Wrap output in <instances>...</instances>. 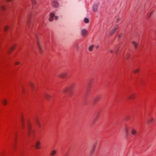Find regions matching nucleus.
Masks as SVG:
<instances>
[{
	"mask_svg": "<svg viewBox=\"0 0 156 156\" xmlns=\"http://www.w3.org/2000/svg\"><path fill=\"white\" fill-rule=\"evenodd\" d=\"M73 84L70 85L69 87H65L63 90V93L67 97H74L75 93L73 90Z\"/></svg>",
	"mask_w": 156,
	"mask_h": 156,
	"instance_id": "obj_1",
	"label": "nucleus"
},
{
	"mask_svg": "<svg viewBox=\"0 0 156 156\" xmlns=\"http://www.w3.org/2000/svg\"><path fill=\"white\" fill-rule=\"evenodd\" d=\"M28 134L29 136L33 134L34 132V130L31 128V124L30 123H28Z\"/></svg>",
	"mask_w": 156,
	"mask_h": 156,
	"instance_id": "obj_2",
	"label": "nucleus"
},
{
	"mask_svg": "<svg viewBox=\"0 0 156 156\" xmlns=\"http://www.w3.org/2000/svg\"><path fill=\"white\" fill-rule=\"evenodd\" d=\"M119 28L118 26H115L109 32V34L110 35H112L114 33L117 32Z\"/></svg>",
	"mask_w": 156,
	"mask_h": 156,
	"instance_id": "obj_3",
	"label": "nucleus"
},
{
	"mask_svg": "<svg viewBox=\"0 0 156 156\" xmlns=\"http://www.w3.org/2000/svg\"><path fill=\"white\" fill-rule=\"evenodd\" d=\"M80 34L83 37L86 36L87 34V31L85 29H82L80 31Z\"/></svg>",
	"mask_w": 156,
	"mask_h": 156,
	"instance_id": "obj_4",
	"label": "nucleus"
},
{
	"mask_svg": "<svg viewBox=\"0 0 156 156\" xmlns=\"http://www.w3.org/2000/svg\"><path fill=\"white\" fill-rule=\"evenodd\" d=\"M52 5L53 7H56L58 6V4L57 1L55 0H54L52 2Z\"/></svg>",
	"mask_w": 156,
	"mask_h": 156,
	"instance_id": "obj_5",
	"label": "nucleus"
},
{
	"mask_svg": "<svg viewBox=\"0 0 156 156\" xmlns=\"http://www.w3.org/2000/svg\"><path fill=\"white\" fill-rule=\"evenodd\" d=\"M98 7V5L97 4H94L93 7V11L94 12H96L97 11V9Z\"/></svg>",
	"mask_w": 156,
	"mask_h": 156,
	"instance_id": "obj_6",
	"label": "nucleus"
},
{
	"mask_svg": "<svg viewBox=\"0 0 156 156\" xmlns=\"http://www.w3.org/2000/svg\"><path fill=\"white\" fill-rule=\"evenodd\" d=\"M67 75V73L66 72H64L60 74V76L62 78H65Z\"/></svg>",
	"mask_w": 156,
	"mask_h": 156,
	"instance_id": "obj_7",
	"label": "nucleus"
},
{
	"mask_svg": "<svg viewBox=\"0 0 156 156\" xmlns=\"http://www.w3.org/2000/svg\"><path fill=\"white\" fill-rule=\"evenodd\" d=\"M40 142L37 141L36 142L35 144V147L36 149H39L40 148Z\"/></svg>",
	"mask_w": 156,
	"mask_h": 156,
	"instance_id": "obj_8",
	"label": "nucleus"
},
{
	"mask_svg": "<svg viewBox=\"0 0 156 156\" xmlns=\"http://www.w3.org/2000/svg\"><path fill=\"white\" fill-rule=\"evenodd\" d=\"M55 14L53 13H51L50 14V17L49 18V20L52 21L53 20V18Z\"/></svg>",
	"mask_w": 156,
	"mask_h": 156,
	"instance_id": "obj_9",
	"label": "nucleus"
},
{
	"mask_svg": "<svg viewBox=\"0 0 156 156\" xmlns=\"http://www.w3.org/2000/svg\"><path fill=\"white\" fill-rule=\"evenodd\" d=\"M56 150H53L52 151L51 153V156H54L57 153Z\"/></svg>",
	"mask_w": 156,
	"mask_h": 156,
	"instance_id": "obj_10",
	"label": "nucleus"
},
{
	"mask_svg": "<svg viewBox=\"0 0 156 156\" xmlns=\"http://www.w3.org/2000/svg\"><path fill=\"white\" fill-rule=\"evenodd\" d=\"M94 46V45H92L90 46L88 48V50L90 51H91L93 49V48Z\"/></svg>",
	"mask_w": 156,
	"mask_h": 156,
	"instance_id": "obj_11",
	"label": "nucleus"
},
{
	"mask_svg": "<svg viewBox=\"0 0 156 156\" xmlns=\"http://www.w3.org/2000/svg\"><path fill=\"white\" fill-rule=\"evenodd\" d=\"M132 44L135 47V48L136 49L137 48V45H138V44L135 42V41H133L132 42Z\"/></svg>",
	"mask_w": 156,
	"mask_h": 156,
	"instance_id": "obj_12",
	"label": "nucleus"
},
{
	"mask_svg": "<svg viewBox=\"0 0 156 156\" xmlns=\"http://www.w3.org/2000/svg\"><path fill=\"white\" fill-rule=\"evenodd\" d=\"M37 45H38L40 51L41 52V53H42V48L40 44L39 41L37 42Z\"/></svg>",
	"mask_w": 156,
	"mask_h": 156,
	"instance_id": "obj_13",
	"label": "nucleus"
},
{
	"mask_svg": "<svg viewBox=\"0 0 156 156\" xmlns=\"http://www.w3.org/2000/svg\"><path fill=\"white\" fill-rule=\"evenodd\" d=\"M131 133L133 135H136L137 134L136 131L134 129H133L132 130Z\"/></svg>",
	"mask_w": 156,
	"mask_h": 156,
	"instance_id": "obj_14",
	"label": "nucleus"
},
{
	"mask_svg": "<svg viewBox=\"0 0 156 156\" xmlns=\"http://www.w3.org/2000/svg\"><path fill=\"white\" fill-rule=\"evenodd\" d=\"M129 128L128 127H126L125 129L126 133L127 135L129 133Z\"/></svg>",
	"mask_w": 156,
	"mask_h": 156,
	"instance_id": "obj_15",
	"label": "nucleus"
},
{
	"mask_svg": "<svg viewBox=\"0 0 156 156\" xmlns=\"http://www.w3.org/2000/svg\"><path fill=\"white\" fill-rule=\"evenodd\" d=\"M36 122L37 124L38 127H41V125L38 119H36Z\"/></svg>",
	"mask_w": 156,
	"mask_h": 156,
	"instance_id": "obj_16",
	"label": "nucleus"
},
{
	"mask_svg": "<svg viewBox=\"0 0 156 156\" xmlns=\"http://www.w3.org/2000/svg\"><path fill=\"white\" fill-rule=\"evenodd\" d=\"M30 86L31 87V89L32 90H33V89H34V84L32 83H30Z\"/></svg>",
	"mask_w": 156,
	"mask_h": 156,
	"instance_id": "obj_17",
	"label": "nucleus"
},
{
	"mask_svg": "<svg viewBox=\"0 0 156 156\" xmlns=\"http://www.w3.org/2000/svg\"><path fill=\"white\" fill-rule=\"evenodd\" d=\"M2 102L3 104L4 105H5L7 104V101L5 99H3L2 100Z\"/></svg>",
	"mask_w": 156,
	"mask_h": 156,
	"instance_id": "obj_18",
	"label": "nucleus"
},
{
	"mask_svg": "<svg viewBox=\"0 0 156 156\" xmlns=\"http://www.w3.org/2000/svg\"><path fill=\"white\" fill-rule=\"evenodd\" d=\"M153 11H152L147 16L148 19L149 18L151 17V16L152 14H153Z\"/></svg>",
	"mask_w": 156,
	"mask_h": 156,
	"instance_id": "obj_19",
	"label": "nucleus"
},
{
	"mask_svg": "<svg viewBox=\"0 0 156 156\" xmlns=\"http://www.w3.org/2000/svg\"><path fill=\"white\" fill-rule=\"evenodd\" d=\"M84 21L85 23H88L89 22V20L87 18H85L84 20Z\"/></svg>",
	"mask_w": 156,
	"mask_h": 156,
	"instance_id": "obj_20",
	"label": "nucleus"
},
{
	"mask_svg": "<svg viewBox=\"0 0 156 156\" xmlns=\"http://www.w3.org/2000/svg\"><path fill=\"white\" fill-rule=\"evenodd\" d=\"M139 71V69H134L133 71V72L134 73H137Z\"/></svg>",
	"mask_w": 156,
	"mask_h": 156,
	"instance_id": "obj_21",
	"label": "nucleus"
},
{
	"mask_svg": "<svg viewBox=\"0 0 156 156\" xmlns=\"http://www.w3.org/2000/svg\"><path fill=\"white\" fill-rule=\"evenodd\" d=\"M89 93L88 92H87L84 94V96L86 97H89Z\"/></svg>",
	"mask_w": 156,
	"mask_h": 156,
	"instance_id": "obj_22",
	"label": "nucleus"
},
{
	"mask_svg": "<svg viewBox=\"0 0 156 156\" xmlns=\"http://www.w3.org/2000/svg\"><path fill=\"white\" fill-rule=\"evenodd\" d=\"M9 28V27L8 26H6L5 27V31H6L8 30Z\"/></svg>",
	"mask_w": 156,
	"mask_h": 156,
	"instance_id": "obj_23",
	"label": "nucleus"
},
{
	"mask_svg": "<svg viewBox=\"0 0 156 156\" xmlns=\"http://www.w3.org/2000/svg\"><path fill=\"white\" fill-rule=\"evenodd\" d=\"M154 119L153 118H151L150 121H149V122L152 123L154 121Z\"/></svg>",
	"mask_w": 156,
	"mask_h": 156,
	"instance_id": "obj_24",
	"label": "nucleus"
},
{
	"mask_svg": "<svg viewBox=\"0 0 156 156\" xmlns=\"http://www.w3.org/2000/svg\"><path fill=\"white\" fill-rule=\"evenodd\" d=\"M1 8L2 10H5V8L4 6H2Z\"/></svg>",
	"mask_w": 156,
	"mask_h": 156,
	"instance_id": "obj_25",
	"label": "nucleus"
},
{
	"mask_svg": "<svg viewBox=\"0 0 156 156\" xmlns=\"http://www.w3.org/2000/svg\"><path fill=\"white\" fill-rule=\"evenodd\" d=\"M119 50V49H117V50L115 51V53L116 54H117V53H118V51Z\"/></svg>",
	"mask_w": 156,
	"mask_h": 156,
	"instance_id": "obj_26",
	"label": "nucleus"
},
{
	"mask_svg": "<svg viewBox=\"0 0 156 156\" xmlns=\"http://www.w3.org/2000/svg\"><path fill=\"white\" fill-rule=\"evenodd\" d=\"M110 52L111 53H112L113 52V50L112 49L110 50Z\"/></svg>",
	"mask_w": 156,
	"mask_h": 156,
	"instance_id": "obj_27",
	"label": "nucleus"
},
{
	"mask_svg": "<svg viewBox=\"0 0 156 156\" xmlns=\"http://www.w3.org/2000/svg\"><path fill=\"white\" fill-rule=\"evenodd\" d=\"M55 19L56 20H57L58 18V16H55Z\"/></svg>",
	"mask_w": 156,
	"mask_h": 156,
	"instance_id": "obj_28",
	"label": "nucleus"
},
{
	"mask_svg": "<svg viewBox=\"0 0 156 156\" xmlns=\"http://www.w3.org/2000/svg\"><path fill=\"white\" fill-rule=\"evenodd\" d=\"M15 48V46H13L10 49V50H11L12 49H13L14 48Z\"/></svg>",
	"mask_w": 156,
	"mask_h": 156,
	"instance_id": "obj_29",
	"label": "nucleus"
},
{
	"mask_svg": "<svg viewBox=\"0 0 156 156\" xmlns=\"http://www.w3.org/2000/svg\"><path fill=\"white\" fill-rule=\"evenodd\" d=\"M19 64V62H16L15 63V65H18V64Z\"/></svg>",
	"mask_w": 156,
	"mask_h": 156,
	"instance_id": "obj_30",
	"label": "nucleus"
},
{
	"mask_svg": "<svg viewBox=\"0 0 156 156\" xmlns=\"http://www.w3.org/2000/svg\"><path fill=\"white\" fill-rule=\"evenodd\" d=\"M22 91L23 92L24 90V88H23V87H22Z\"/></svg>",
	"mask_w": 156,
	"mask_h": 156,
	"instance_id": "obj_31",
	"label": "nucleus"
},
{
	"mask_svg": "<svg viewBox=\"0 0 156 156\" xmlns=\"http://www.w3.org/2000/svg\"><path fill=\"white\" fill-rule=\"evenodd\" d=\"M22 126L23 127V126H24V123H23V120L22 121Z\"/></svg>",
	"mask_w": 156,
	"mask_h": 156,
	"instance_id": "obj_32",
	"label": "nucleus"
},
{
	"mask_svg": "<svg viewBox=\"0 0 156 156\" xmlns=\"http://www.w3.org/2000/svg\"><path fill=\"white\" fill-rule=\"evenodd\" d=\"M32 2H33V4H34V0H32Z\"/></svg>",
	"mask_w": 156,
	"mask_h": 156,
	"instance_id": "obj_33",
	"label": "nucleus"
},
{
	"mask_svg": "<svg viewBox=\"0 0 156 156\" xmlns=\"http://www.w3.org/2000/svg\"><path fill=\"white\" fill-rule=\"evenodd\" d=\"M11 0H6V1L7 2H9L11 1Z\"/></svg>",
	"mask_w": 156,
	"mask_h": 156,
	"instance_id": "obj_34",
	"label": "nucleus"
},
{
	"mask_svg": "<svg viewBox=\"0 0 156 156\" xmlns=\"http://www.w3.org/2000/svg\"><path fill=\"white\" fill-rule=\"evenodd\" d=\"M121 34H120L119 36V38H120L121 37Z\"/></svg>",
	"mask_w": 156,
	"mask_h": 156,
	"instance_id": "obj_35",
	"label": "nucleus"
},
{
	"mask_svg": "<svg viewBox=\"0 0 156 156\" xmlns=\"http://www.w3.org/2000/svg\"><path fill=\"white\" fill-rule=\"evenodd\" d=\"M95 147H93V150H94L95 149Z\"/></svg>",
	"mask_w": 156,
	"mask_h": 156,
	"instance_id": "obj_36",
	"label": "nucleus"
},
{
	"mask_svg": "<svg viewBox=\"0 0 156 156\" xmlns=\"http://www.w3.org/2000/svg\"><path fill=\"white\" fill-rule=\"evenodd\" d=\"M98 48V46H96V48Z\"/></svg>",
	"mask_w": 156,
	"mask_h": 156,
	"instance_id": "obj_37",
	"label": "nucleus"
}]
</instances>
